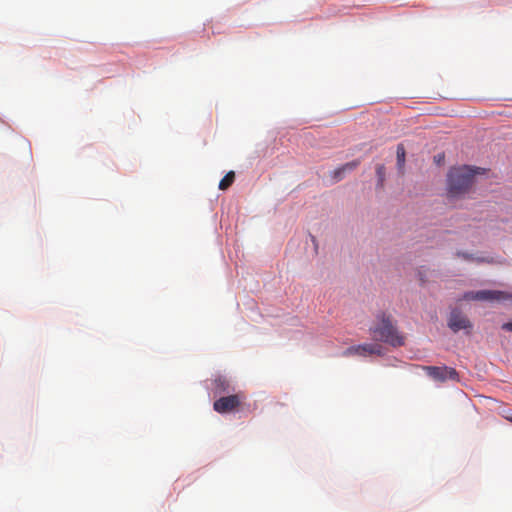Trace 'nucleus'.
Returning a JSON list of instances; mask_svg holds the SVG:
<instances>
[{"label":"nucleus","instance_id":"423d86ee","mask_svg":"<svg viewBox=\"0 0 512 512\" xmlns=\"http://www.w3.org/2000/svg\"><path fill=\"white\" fill-rule=\"evenodd\" d=\"M382 352V347L378 344H361L356 346H351L347 348L343 352V356H351V355H360L367 356L377 354L380 355Z\"/></svg>","mask_w":512,"mask_h":512},{"label":"nucleus","instance_id":"f257e3e1","mask_svg":"<svg viewBox=\"0 0 512 512\" xmlns=\"http://www.w3.org/2000/svg\"><path fill=\"white\" fill-rule=\"evenodd\" d=\"M480 168L470 166L452 167L447 175L448 196L457 197L470 189L473 184L475 174L479 173Z\"/></svg>","mask_w":512,"mask_h":512},{"label":"nucleus","instance_id":"f03ea898","mask_svg":"<svg viewBox=\"0 0 512 512\" xmlns=\"http://www.w3.org/2000/svg\"><path fill=\"white\" fill-rule=\"evenodd\" d=\"M379 323L370 329L374 339L387 343L393 347L404 345V336L400 335L391 317L381 314L377 317Z\"/></svg>","mask_w":512,"mask_h":512},{"label":"nucleus","instance_id":"1a4fd4ad","mask_svg":"<svg viewBox=\"0 0 512 512\" xmlns=\"http://www.w3.org/2000/svg\"><path fill=\"white\" fill-rule=\"evenodd\" d=\"M397 168L400 174L404 173L406 150L403 144L397 145Z\"/></svg>","mask_w":512,"mask_h":512},{"label":"nucleus","instance_id":"39448f33","mask_svg":"<svg viewBox=\"0 0 512 512\" xmlns=\"http://www.w3.org/2000/svg\"><path fill=\"white\" fill-rule=\"evenodd\" d=\"M241 403L239 395H230L221 397L216 400L213 404V408L216 412L224 414L235 410Z\"/></svg>","mask_w":512,"mask_h":512},{"label":"nucleus","instance_id":"4468645a","mask_svg":"<svg viewBox=\"0 0 512 512\" xmlns=\"http://www.w3.org/2000/svg\"><path fill=\"white\" fill-rule=\"evenodd\" d=\"M511 421H512V419H511Z\"/></svg>","mask_w":512,"mask_h":512},{"label":"nucleus","instance_id":"0eeeda50","mask_svg":"<svg viewBox=\"0 0 512 512\" xmlns=\"http://www.w3.org/2000/svg\"><path fill=\"white\" fill-rule=\"evenodd\" d=\"M448 326L453 332L469 329L472 327L469 319L459 310H453L448 319Z\"/></svg>","mask_w":512,"mask_h":512},{"label":"nucleus","instance_id":"f8f14e48","mask_svg":"<svg viewBox=\"0 0 512 512\" xmlns=\"http://www.w3.org/2000/svg\"><path fill=\"white\" fill-rule=\"evenodd\" d=\"M502 329L507 330V331H512V322L504 323L502 325Z\"/></svg>","mask_w":512,"mask_h":512},{"label":"nucleus","instance_id":"6e6552de","mask_svg":"<svg viewBox=\"0 0 512 512\" xmlns=\"http://www.w3.org/2000/svg\"><path fill=\"white\" fill-rule=\"evenodd\" d=\"M359 164H360L359 160H354V161H351V162H348V163L342 165L341 167L334 170L333 178L335 179V181L341 180L343 178V175L346 172L353 171L354 169H356L358 167Z\"/></svg>","mask_w":512,"mask_h":512},{"label":"nucleus","instance_id":"20e7f679","mask_svg":"<svg viewBox=\"0 0 512 512\" xmlns=\"http://www.w3.org/2000/svg\"><path fill=\"white\" fill-rule=\"evenodd\" d=\"M423 370L435 381L444 382L447 379L458 381V372L447 366H424Z\"/></svg>","mask_w":512,"mask_h":512},{"label":"nucleus","instance_id":"7ed1b4c3","mask_svg":"<svg viewBox=\"0 0 512 512\" xmlns=\"http://www.w3.org/2000/svg\"><path fill=\"white\" fill-rule=\"evenodd\" d=\"M464 300H477V301H497L502 302L512 299V293L498 291V290H480L470 291L463 295Z\"/></svg>","mask_w":512,"mask_h":512},{"label":"nucleus","instance_id":"ddd939ff","mask_svg":"<svg viewBox=\"0 0 512 512\" xmlns=\"http://www.w3.org/2000/svg\"><path fill=\"white\" fill-rule=\"evenodd\" d=\"M458 255H462L465 259H470L471 257L468 255V254H458Z\"/></svg>","mask_w":512,"mask_h":512},{"label":"nucleus","instance_id":"9d476101","mask_svg":"<svg viewBox=\"0 0 512 512\" xmlns=\"http://www.w3.org/2000/svg\"><path fill=\"white\" fill-rule=\"evenodd\" d=\"M235 180V173L233 171L228 172L219 182V189H228Z\"/></svg>","mask_w":512,"mask_h":512},{"label":"nucleus","instance_id":"9b49d317","mask_svg":"<svg viewBox=\"0 0 512 512\" xmlns=\"http://www.w3.org/2000/svg\"><path fill=\"white\" fill-rule=\"evenodd\" d=\"M376 175L378 178V185H380L382 187L384 184V181H385V176H386V168L383 164H378L376 166Z\"/></svg>","mask_w":512,"mask_h":512}]
</instances>
